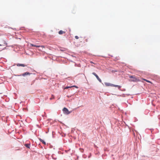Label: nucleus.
Segmentation results:
<instances>
[{
  "label": "nucleus",
  "instance_id": "dca6fc26",
  "mask_svg": "<svg viewBox=\"0 0 160 160\" xmlns=\"http://www.w3.org/2000/svg\"><path fill=\"white\" fill-rule=\"evenodd\" d=\"M130 78H133V77L132 76H131L130 77Z\"/></svg>",
  "mask_w": 160,
  "mask_h": 160
},
{
  "label": "nucleus",
  "instance_id": "20e7f679",
  "mask_svg": "<svg viewBox=\"0 0 160 160\" xmlns=\"http://www.w3.org/2000/svg\"><path fill=\"white\" fill-rule=\"evenodd\" d=\"M17 66H18V67L22 66V67H23L27 66V65H25L24 64H20V63H18L17 64Z\"/></svg>",
  "mask_w": 160,
  "mask_h": 160
},
{
  "label": "nucleus",
  "instance_id": "6ab92c4d",
  "mask_svg": "<svg viewBox=\"0 0 160 160\" xmlns=\"http://www.w3.org/2000/svg\"><path fill=\"white\" fill-rule=\"evenodd\" d=\"M52 99V98H50V99L51 100V99Z\"/></svg>",
  "mask_w": 160,
  "mask_h": 160
},
{
  "label": "nucleus",
  "instance_id": "f8f14e48",
  "mask_svg": "<svg viewBox=\"0 0 160 160\" xmlns=\"http://www.w3.org/2000/svg\"><path fill=\"white\" fill-rule=\"evenodd\" d=\"M75 38L76 39H78L79 38V37H78V36H76L75 37Z\"/></svg>",
  "mask_w": 160,
  "mask_h": 160
},
{
  "label": "nucleus",
  "instance_id": "ddd939ff",
  "mask_svg": "<svg viewBox=\"0 0 160 160\" xmlns=\"http://www.w3.org/2000/svg\"><path fill=\"white\" fill-rule=\"evenodd\" d=\"M71 87H66L64 89H68V88H71Z\"/></svg>",
  "mask_w": 160,
  "mask_h": 160
},
{
  "label": "nucleus",
  "instance_id": "f257e3e1",
  "mask_svg": "<svg viewBox=\"0 0 160 160\" xmlns=\"http://www.w3.org/2000/svg\"><path fill=\"white\" fill-rule=\"evenodd\" d=\"M63 111L64 113L67 115L69 114L71 112L69 111L68 109L66 108H63Z\"/></svg>",
  "mask_w": 160,
  "mask_h": 160
},
{
  "label": "nucleus",
  "instance_id": "f03ea898",
  "mask_svg": "<svg viewBox=\"0 0 160 160\" xmlns=\"http://www.w3.org/2000/svg\"><path fill=\"white\" fill-rule=\"evenodd\" d=\"M92 74L96 77L97 79L98 80V81L100 82H102L101 80L99 78L98 76L95 72H93L92 73Z\"/></svg>",
  "mask_w": 160,
  "mask_h": 160
},
{
  "label": "nucleus",
  "instance_id": "a211bd4d",
  "mask_svg": "<svg viewBox=\"0 0 160 160\" xmlns=\"http://www.w3.org/2000/svg\"><path fill=\"white\" fill-rule=\"evenodd\" d=\"M2 46V45L0 44V46Z\"/></svg>",
  "mask_w": 160,
  "mask_h": 160
},
{
  "label": "nucleus",
  "instance_id": "6e6552de",
  "mask_svg": "<svg viewBox=\"0 0 160 160\" xmlns=\"http://www.w3.org/2000/svg\"><path fill=\"white\" fill-rule=\"evenodd\" d=\"M30 45L31 46H32V47H37V48H38V47H40V46H38V45H34L32 44H30Z\"/></svg>",
  "mask_w": 160,
  "mask_h": 160
},
{
  "label": "nucleus",
  "instance_id": "aec40b11",
  "mask_svg": "<svg viewBox=\"0 0 160 160\" xmlns=\"http://www.w3.org/2000/svg\"><path fill=\"white\" fill-rule=\"evenodd\" d=\"M91 62V63H92V62Z\"/></svg>",
  "mask_w": 160,
  "mask_h": 160
},
{
  "label": "nucleus",
  "instance_id": "9b49d317",
  "mask_svg": "<svg viewBox=\"0 0 160 160\" xmlns=\"http://www.w3.org/2000/svg\"><path fill=\"white\" fill-rule=\"evenodd\" d=\"M143 80H144V81H146L147 82H149V83H151V82L150 81H149L148 80H146V79H143Z\"/></svg>",
  "mask_w": 160,
  "mask_h": 160
},
{
  "label": "nucleus",
  "instance_id": "f3484780",
  "mask_svg": "<svg viewBox=\"0 0 160 160\" xmlns=\"http://www.w3.org/2000/svg\"><path fill=\"white\" fill-rule=\"evenodd\" d=\"M52 97H52V98H54V96H53V95H52Z\"/></svg>",
  "mask_w": 160,
  "mask_h": 160
},
{
  "label": "nucleus",
  "instance_id": "1a4fd4ad",
  "mask_svg": "<svg viewBox=\"0 0 160 160\" xmlns=\"http://www.w3.org/2000/svg\"><path fill=\"white\" fill-rule=\"evenodd\" d=\"M112 86L118 87L119 88H121V86H120L115 85L113 84H112Z\"/></svg>",
  "mask_w": 160,
  "mask_h": 160
},
{
  "label": "nucleus",
  "instance_id": "423d86ee",
  "mask_svg": "<svg viewBox=\"0 0 160 160\" xmlns=\"http://www.w3.org/2000/svg\"><path fill=\"white\" fill-rule=\"evenodd\" d=\"M65 33V32L61 30H60L58 32L59 34H60V35H61V34H63V33Z\"/></svg>",
  "mask_w": 160,
  "mask_h": 160
},
{
  "label": "nucleus",
  "instance_id": "4468645a",
  "mask_svg": "<svg viewBox=\"0 0 160 160\" xmlns=\"http://www.w3.org/2000/svg\"><path fill=\"white\" fill-rule=\"evenodd\" d=\"M71 87H75L76 88H78V87H77V86H72Z\"/></svg>",
  "mask_w": 160,
  "mask_h": 160
},
{
  "label": "nucleus",
  "instance_id": "9d476101",
  "mask_svg": "<svg viewBox=\"0 0 160 160\" xmlns=\"http://www.w3.org/2000/svg\"><path fill=\"white\" fill-rule=\"evenodd\" d=\"M25 146L28 148H30V144H25Z\"/></svg>",
  "mask_w": 160,
  "mask_h": 160
},
{
  "label": "nucleus",
  "instance_id": "39448f33",
  "mask_svg": "<svg viewBox=\"0 0 160 160\" xmlns=\"http://www.w3.org/2000/svg\"><path fill=\"white\" fill-rule=\"evenodd\" d=\"M105 85L107 86H112V84H111L109 83H108V82H105Z\"/></svg>",
  "mask_w": 160,
  "mask_h": 160
},
{
  "label": "nucleus",
  "instance_id": "7ed1b4c3",
  "mask_svg": "<svg viewBox=\"0 0 160 160\" xmlns=\"http://www.w3.org/2000/svg\"><path fill=\"white\" fill-rule=\"evenodd\" d=\"M31 73L29 72H25L23 73L22 74V75H19V76H25L26 75H30L31 74Z\"/></svg>",
  "mask_w": 160,
  "mask_h": 160
},
{
  "label": "nucleus",
  "instance_id": "2eb2a0df",
  "mask_svg": "<svg viewBox=\"0 0 160 160\" xmlns=\"http://www.w3.org/2000/svg\"><path fill=\"white\" fill-rule=\"evenodd\" d=\"M88 39H85V41L86 42H88Z\"/></svg>",
  "mask_w": 160,
  "mask_h": 160
},
{
  "label": "nucleus",
  "instance_id": "0eeeda50",
  "mask_svg": "<svg viewBox=\"0 0 160 160\" xmlns=\"http://www.w3.org/2000/svg\"><path fill=\"white\" fill-rule=\"evenodd\" d=\"M39 140L41 142H42V143H43V144H44V145H46V143L42 139H41L40 138H39Z\"/></svg>",
  "mask_w": 160,
  "mask_h": 160
}]
</instances>
